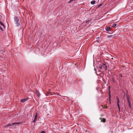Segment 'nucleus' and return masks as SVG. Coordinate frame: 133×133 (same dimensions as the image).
<instances>
[{
    "mask_svg": "<svg viewBox=\"0 0 133 133\" xmlns=\"http://www.w3.org/2000/svg\"><path fill=\"white\" fill-rule=\"evenodd\" d=\"M14 20L16 26H18L20 25V24L19 22V19L17 17H14Z\"/></svg>",
    "mask_w": 133,
    "mask_h": 133,
    "instance_id": "nucleus-1",
    "label": "nucleus"
},
{
    "mask_svg": "<svg viewBox=\"0 0 133 133\" xmlns=\"http://www.w3.org/2000/svg\"><path fill=\"white\" fill-rule=\"evenodd\" d=\"M37 118V112H36V115H35L34 119L33 121V122H35L36 121Z\"/></svg>",
    "mask_w": 133,
    "mask_h": 133,
    "instance_id": "nucleus-2",
    "label": "nucleus"
},
{
    "mask_svg": "<svg viewBox=\"0 0 133 133\" xmlns=\"http://www.w3.org/2000/svg\"><path fill=\"white\" fill-rule=\"evenodd\" d=\"M28 99L29 98H24L23 99H21L20 101L22 102H24L28 100Z\"/></svg>",
    "mask_w": 133,
    "mask_h": 133,
    "instance_id": "nucleus-3",
    "label": "nucleus"
},
{
    "mask_svg": "<svg viewBox=\"0 0 133 133\" xmlns=\"http://www.w3.org/2000/svg\"><path fill=\"white\" fill-rule=\"evenodd\" d=\"M117 105L119 106V101L118 97H117Z\"/></svg>",
    "mask_w": 133,
    "mask_h": 133,
    "instance_id": "nucleus-4",
    "label": "nucleus"
},
{
    "mask_svg": "<svg viewBox=\"0 0 133 133\" xmlns=\"http://www.w3.org/2000/svg\"><path fill=\"white\" fill-rule=\"evenodd\" d=\"M115 36H114V35H110L108 36V37L109 38H112Z\"/></svg>",
    "mask_w": 133,
    "mask_h": 133,
    "instance_id": "nucleus-5",
    "label": "nucleus"
},
{
    "mask_svg": "<svg viewBox=\"0 0 133 133\" xmlns=\"http://www.w3.org/2000/svg\"><path fill=\"white\" fill-rule=\"evenodd\" d=\"M12 125H13V124H12V123L9 124L5 126L4 127L5 128L11 126Z\"/></svg>",
    "mask_w": 133,
    "mask_h": 133,
    "instance_id": "nucleus-6",
    "label": "nucleus"
},
{
    "mask_svg": "<svg viewBox=\"0 0 133 133\" xmlns=\"http://www.w3.org/2000/svg\"><path fill=\"white\" fill-rule=\"evenodd\" d=\"M95 1L94 0H92L91 1V4L92 5H94L95 4Z\"/></svg>",
    "mask_w": 133,
    "mask_h": 133,
    "instance_id": "nucleus-7",
    "label": "nucleus"
},
{
    "mask_svg": "<svg viewBox=\"0 0 133 133\" xmlns=\"http://www.w3.org/2000/svg\"><path fill=\"white\" fill-rule=\"evenodd\" d=\"M111 28L109 26L107 28V30L108 31H110V30Z\"/></svg>",
    "mask_w": 133,
    "mask_h": 133,
    "instance_id": "nucleus-8",
    "label": "nucleus"
},
{
    "mask_svg": "<svg viewBox=\"0 0 133 133\" xmlns=\"http://www.w3.org/2000/svg\"><path fill=\"white\" fill-rule=\"evenodd\" d=\"M98 67L100 69H102V64H99L98 65Z\"/></svg>",
    "mask_w": 133,
    "mask_h": 133,
    "instance_id": "nucleus-9",
    "label": "nucleus"
},
{
    "mask_svg": "<svg viewBox=\"0 0 133 133\" xmlns=\"http://www.w3.org/2000/svg\"><path fill=\"white\" fill-rule=\"evenodd\" d=\"M0 24L2 25L4 27L5 26V25L1 21H0Z\"/></svg>",
    "mask_w": 133,
    "mask_h": 133,
    "instance_id": "nucleus-10",
    "label": "nucleus"
},
{
    "mask_svg": "<svg viewBox=\"0 0 133 133\" xmlns=\"http://www.w3.org/2000/svg\"><path fill=\"white\" fill-rule=\"evenodd\" d=\"M116 23H114L112 24V26L113 27H115L116 26Z\"/></svg>",
    "mask_w": 133,
    "mask_h": 133,
    "instance_id": "nucleus-11",
    "label": "nucleus"
},
{
    "mask_svg": "<svg viewBox=\"0 0 133 133\" xmlns=\"http://www.w3.org/2000/svg\"><path fill=\"white\" fill-rule=\"evenodd\" d=\"M89 20H87L85 22H84V23H83V24L84 25H85V23H87L89 21Z\"/></svg>",
    "mask_w": 133,
    "mask_h": 133,
    "instance_id": "nucleus-12",
    "label": "nucleus"
},
{
    "mask_svg": "<svg viewBox=\"0 0 133 133\" xmlns=\"http://www.w3.org/2000/svg\"><path fill=\"white\" fill-rule=\"evenodd\" d=\"M19 123H18L15 122V123H12V124H13V125L17 124H18Z\"/></svg>",
    "mask_w": 133,
    "mask_h": 133,
    "instance_id": "nucleus-13",
    "label": "nucleus"
},
{
    "mask_svg": "<svg viewBox=\"0 0 133 133\" xmlns=\"http://www.w3.org/2000/svg\"><path fill=\"white\" fill-rule=\"evenodd\" d=\"M103 65H104L105 66V68H106V70H107V65H106V64H104V63L103 64Z\"/></svg>",
    "mask_w": 133,
    "mask_h": 133,
    "instance_id": "nucleus-14",
    "label": "nucleus"
},
{
    "mask_svg": "<svg viewBox=\"0 0 133 133\" xmlns=\"http://www.w3.org/2000/svg\"><path fill=\"white\" fill-rule=\"evenodd\" d=\"M105 118H103L102 122H105Z\"/></svg>",
    "mask_w": 133,
    "mask_h": 133,
    "instance_id": "nucleus-15",
    "label": "nucleus"
},
{
    "mask_svg": "<svg viewBox=\"0 0 133 133\" xmlns=\"http://www.w3.org/2000/svg\"><path fill=\"white\" fill-rule=\"evenodd\" d=\"M127 101H128V102H130V101L129 100V99L128 98H127Z\"/></svg>",
    "mask_w": 133,
    "mask_h": 133,
    "instance_id": "nucleus-16",
    "label": "nucleus"
},
{
    "mask_svg": "<svg viewBox=\"0 0 133 133\" xmlns=\"http://www.w3.org/2000/svg\"><path fill=\"white\" fill-rule=\"evenodd\" d=\"M118 107V108L119 109V110L120 111V106L119 105V106H117Z\"/></svg>",
    "mask_w": 133,
    "mask_h": 133,
    "instance_id": "nucleus-17",
    "label": "nucleus"
},
{
    "mask_svg": "<svg viewBox=\"0 0 133 133\" xmlns=\"http://www.w3.org/2000/svg\"><path fill=\"white\" fill-rule=\"evenodd\" d=\"M128 106L130 107V108H131V104H128Z\"/></svg>",
    "mask_w": 133,
    "mask_h": 133,
    "instance_id": "nucleus-18",
    "label": "nucleus"
},
{
    "mask_svg": "<svg viewBox=\"0 0 133 133\" xmlns=\"http://www.w3.org/2000/svg\"><path fill=\"white\" fill-rule=\"evenodd\" d=\"M45 132L44 131H42L41 132V133H45Z\"/></svg>",
    "mask_w": 133,
    "mask_h": 133,
    "instance_id": "nucleus-19",
    "label": "nucleus"
},
{
    "mask_svg": "<svg viewBox=\"0 0 133 133\" xmlns=\"http://www.w3.org/2000/svg\"><path fill=\"white\" fill-rule=\"evenodd\" d=\"M122 77V74H120V76H119V77Z\"/></svg>",
    "mask_w": 133,
    "mask_h": 133,
    "instance_id": "nucleus-20",
    "label": "nucleus"
},
{
    "mask_svg": "<svg viewBox=\"0 0 133 133\" xmlns=\"http://www.w3.org/2000/svg\"><path fill=\"white\" fill-rule=\"evenodd\" d=\"M0 29L2 30H3V29L2 28H1V27L0 26Z\"/></svg>",
    "mask_w": 133,
    "mask_h": 133,
    "instance_id": "nucleus-21",
    "label": "nucleus"
},
{
    "mask_svg": "<svg viewBox=\"0 0 133 133\" xmlns=\"http://www.w3.org/2000/svg\"><path fill=\"white\" fill-rule=\"evenodd\" d=\"M72 2V1H71V0H70V1H69L68 2V3H70V2Z\"/></svg>",
    "mask_w": 133,
    "mask_h": 133,
    "instance_id": "nucleus-22",
    "label": "nucleus"
},
{
    "mask_svg": "<svg viewBox=\"0 0 133 133\" xmlns=\"http://www.w3.org/2000/svg\"><path fill=\"white\" fill-rule=\"evenodd\" d=\"M102 5L101 4H99L98 6V7H99V6H101Z\"/></svg>",
    "mask_w": 133,
    "mask_h": 133,
    "instance_id": "nucleus-23",
    "label": "nucleus"
},
{
    "mask_svg": "<svg viewBox=\"0 0 133 133\" xmlns=\"http://www.w3.org/2000/svg\"><path fill=\"white\" fill-rule=\"evenodd\" d=\"M128 104H131L130 102H128Z\"/></svg>",
    "mask_w": 133,
    "mask_h": 133,
    "instance_id": "nucleus-24",
    "label": "nucleus"
},
{
    "mask_svg": "<svg viewBox=\"0 0 133 133\" xmlns=\"http://www.w3.org/2000/svg\"><path fill=\"white\" fill-rule=\"evenodd\" d=\"M94 70L96 71V69H95Z\"/></svg>",
    "mask_w": 133,
    "mask_h": 133,
    "instance_id": "nucleus-25",
    "label": "nucleus"
},
{
    "mask_svg": "<svg viewBox=\"0 0 133 133\" xmlns=\"http://www.w3.org/2000/svg\"><path fill=\"white\" fill-rule=\"evenodd\" d=\"M71 1H76V0H71Z\"/></svg>",
    "mask_w": 133,
    "mask_h": 133,
    "instance_id": "nucleus-26",
    "label": "nucleus"
},
{
    "mask_svg": "<svg viewBox=\"0 0 133 133\" xmlns=\"http://www.w3.org/2000/svg\"><path fill=\"white\" fill-rule=\"evenodd\" d=\"M39 95H38V96H39V94H38Z\"/></svg>",
    "mask_w": 133,
    "mask_h": 133,
    "instance_id": "nucleus-27",
    "label": "nucleus"
},
{
    "mask_svg": "<svg viewBox=\"0 0 133 133\" xmlns=\"http://www.w3.org/2000/svg\"><path fill=\"white\" fill-rule=\"evenodd\" d=\"M100 119H102V118H100Z\"/></svg>",
    "mask_w": 133,
    "mask_h": 133,
    "instance_id": "nucleus-28",
    "label": "nucleus"
}]
</instances>
